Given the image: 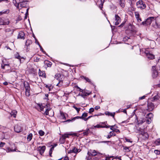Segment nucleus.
I'll list each match as a JSON object with an SVG mask.
<instances>
[{"label": "nucleus", "mask_w": 160, "mask_h": 160, "mask_svg": "<svg viewBox=\"0 0 160 160\" xmlns=\"http://www.w3.org/2000/svg\"><path fill=\"white\" fill-rule=\"evenodd\" d=\"M81 78H82L84 79L85 80H86V81L87 82H88L89 83H90L91 84H92V82L91 81V80L88 78H87L86 77H84L83 76H81Z\"/></svg>", "instance_id": "22"}, {"label": "nucleus", "mask_w": 160, "mask_h": 160, "mask_svg": "<svg viewBox=\"0 0 160 160\" xmlns=\"http://www.w3.org/2000/svg\"><path fill=\"white\" fill-rule=\"evenodd\" d=\"M14 131L17 133H19L21 132L22 130L21 127L18 125H16L14 127Z\"/></svg>", "instance_id": "10"}, {"label": "nucleus", "mask_w": 160, "mask_h": 160, "mask_svg": "<svg viewBox=\"0 0 160 160\" xmlns=\"http://www.w3.org/2000/svg\"><path fill=\"white\" fill-rule=\"evenodd\" d=\"M115 21L114 22V24L116 25H118L121 22V19L120 17L117 14L115 16Z\"/></svg>", "instance_id": "7"}, {"label": "nucleus", "mask_w": 160, "mask_h": 160, "mask_svg": "<svg viewBox=\"0 0 160 160\" xmlns=\"http://www.w3.org/2000/svg\"><path fill=\"white\" fill-rule=\"evenodd\" d=\"M10 23L9 21L6 22H4V20L1 18H0V25H8Z\"/></svg>", "instance_id": "15"}, {"label": "nucleus", "mask_w": 160, "mask_h": 160, "mask_svg": "<svg viewBox=\"0 0 160 160\" xmlns=\"http://www.w3.org/2000/svg\"><path fill=\"white\" fill-rule=\"evenodd\" d=\"M29 8H28L27 9L26 12L25 13V16L24 18V20L26 19L27 18V16L28 15V10H29Z\"/></svg>", "instance_id": "40"}, {"label": "nucleus", "mask_w": 160, "mask_h": 160, "mask_svg": "<svg viewBox=\"0 0 160 160\" xmlns=\"http://www.w3.org/2000/svg\"><path fill=\"white\" fill-rule=\"evenodd\" d=\"M125 0H118L117 3L118 4L120 5L122 8H124L125 7Z\"/></svg>", "instance_id": "12"}, {"label": "nucleus", "mask_w": 160, "mask_h": 160, "mask_svg": "<svg viewBox=\"0 0 160 160\" xmlns=\"http://www.w3.org/2000/svg\"><path fill=\"white\" fill-rule=\"evenodd\" d=\"M59 141L61 143H64L65 141L64 137H63V136L62 135L60 138Z\"/></svg>", "instance_id": "28"}, {"label": "nucleus", "mask_w": 160, "mask_h": 160, "mask_svg": "<svg viewBox=\"0 0 160 160\" xmlns=\"http://www.w3.org/2000/svg\"><path fill=\"white\" fill-rule=\"evenodd\" d=\"M73 108L76 110L78 113L79 112V111H80V108H78L75 105L73 106Z\"/></svg>", "instance_id": "48"}, {"label": "nucleus", "mask_w": 160, "mask_h": 160, "mask_svg": "<svg viewBox=\"0 0 160 160\" xmlns=\"http://www.w3.org/2000/svg\"><path fill=\"white\" fill-rule=\"evenodd\" d=\"M64 160H69L67 156H66L64 159Z\"/></svg>", "instance_id": "64"}, {"label": "nucleus", "mask_w": 160, "mask_h": 160, "mask_svg": "<svg viewBox=\"0 0 160 160\" xmlns=\"http://www.w3.org/2000/svg\"><path fill=\"white\" fill-rule=\"evenodd\" d=\"M155 144L156 145H160V139H158L156 140L155 142Z\"/></svg>", "instance_id": "42"}, {"label": "nucleus", "mask_w": 160, "mask_h": 160, "mask_svg": "<svg viewBox=\"0 0 160 160\" xmlns=\"http://www.w3.org/2000/svg\"><path fill=\"white\" fill-rule=\"evenodd\" d=\"M146 138H148L149 137L148 134L147 132H146L143 136Z\"/></svg>", "instance_id": "54"}, {"label": "nucleus", "mask_w": 160, "mask_h": 160, "mask_svg": "<svg viewBox=\"0 0 160 160\" xmlns=\"http://www.w3.org/2000/svg\"><path fill=\"white\" fill-rule=\"evenodd\" d=\"M116 136V134L113 131L110 132L109 133L108 135V136L107 138H110L112 136Z\"/></svg>", "instance_id": "20"}, {"label": "nucleus", "mask_w": 160, "mask_h": 160, "mask_svg": "<svg viewBox=\"0 0 160 160\" xmlns=\"http://www.w3.org/2000/svg\"><path fill=\"white\" fill-rule=\"evenodd\" d=\"M154 152L157 154H160V151L158 150H155L154 151Z\"/></svg>", "instance_id": "56"}, {"label": "nucleus", "mask_w": 160, "mask_h": 160, "mask_svg": "<svg viewBox=\"0 0 160 160\" xmlns=\"http://www.w3.org/2000/svg\"><path fill=\"white\" fill-rule=\"evenodd\" d=\"M153 115L152 113L151 112H150L147 115L146 118L150 119H152L153 118Z\"/></svg>", "instance_id": "25"}, {"label": "nucleus", "mask_w": 160, "mask_h": 160, "mask_svg": "<svg viewBox=\"0 0 160 160\" xmlns=\"http://www.w3.org/2000/svg\"><path fill=\"white\" fill-rule=\"evenodd\" d=\"M74 134H72V133H65L64 134L62 135L63 137H64L65 139H66V138H68L69 135H72Z\"/></svg>", "instance_id": "31"}, {"label": "nucleus", "mask_w": 160, "mask_h": 160, "mask_svg": "<svg viewBox=\"0 0 160 160\" xmlns=\"http://www.w3.org/2000/svg\"><path fill=\"white\" fill-rule=\"evenodd\" d=\"M145 53L148 58L152 59L154 58V56L153 54L150 53L148 50H146L145 51Z\"/></svg>", "instance_id": "8"}, {"label": "nucleus", "mask_w": 160, "mask_h": 160, "mask_svg": "<svg viewBox=\"0 0 160 160\" xmlns=\"http://www.w3.org/2000/svg\"><path fill=\"white\" fill-rule=\"evenodd\" d=\"M5 143L1 142L0 143V147H3L5 144Z\"/></svg>", "instance_id": "53"}, {"label": "nucleus", "mask_w": 160, "mask_h": 160, "mask_svg": "<svg viewBox=\"0 0 160 160\" xmlns=\"http://www.w3.org/2000/svg\"><path fill=\"white\" fill-rule=\"evenodd\" d=\"M7 152H14L16 151V148L13 149H11L10 147H6V149H5Z\"/></svg>", "instance_id": "17"}, {"label": "nucleus", "mask_w": 160, "mask_h": 160, "mask_svg": "<svg viewBox=\"0 0 160 160\" xmlns=\"http://www.w3.org/2000/svg\"><path fill=\"white\" fill-rule=\"evenodd\" d=\"M94 111V109L92 108H90L89 111V112L90 113H91L93 112Z\"/></svg>", "instance_id": "50"}, {"label": "nucleus", "mask_w": 160, "mask_h": 160, "mask_svg": "<svg viewBox=\"0 0 160 160\" xmlns=\"http://www.w3.org/2000/svg\"><path fill=\"white\" fill-rule=\"evenodd\" d=\"M146 132H145L142 130L140 131V134L143 136Z\"/></svg>", "instance_id": "55"}, {"label": "nucleus", "mask_w": 160, "mask_h": 160, "mask_svg": "<svg viewBox=\"0 0 160 160\" xmlns=\"http://www.w3.org/2000/svg\"><path fill=\"white\" fill-rule=\"evenodd\" d=\"M114 127V126H113V125L111 126V127H110V129L112 131H113V132H114V129H115V128H113Z\"/></svg>", "instance_id": "59"}, {"label": "nucleus", "mask_w": 160, "mask_h": 160, "mask_svg": "<svg viewBox=\"0 0 160 160\" xmlns=\"http://www.w3.org/2000/svg\"><path fill=\"white\" fill-rule=\"evenodd\" d=\"M136 5L138 8H140L141 9H144L146 7L145 3L142 0H139L136 3Z\"/></svg>", "instance_id": "3"}, {"label": "nucleus", "mask_w": 160, "mask_h": 160, "mask_svg": "<svg viewBox=\"0 0 160 160\" xmlns=\"http://www.w3.org/2000/svg\"><path fill=\"white\" fill-rule=\"evenodd\" d=\"M88 154L89 156H95L97 155V152L94 150L88 152Z\"/></svg>", "instance_id": "14"}, {"label": "nucleus", "mask_w": 160, "mask_h": 160, "mask_svg": "<svg viewBox=\"0 0 160 160\" xmlns=\"http://www.w3.org/2000/svg\"><path fill=\"white\" fill-rule=\"evenodd\" d=\"M32 43V41L31 40L28 39L26 42V45L27 46H29Z\"/></svg>", "instance_id": "30"}, {"label": "nucleus", "mask_w": 160, "mask_h": 160, "mask_svg": "<svg viewBox=\"0 0 160 160\" xmlns=\"http://www.w3.org/2000/svg\"><path fill=\"white\" fill-rule=\"evenodd\" d=\"M155 22L156 26V28H160V23H158L157 20L155 21Z\"/></svg>", "instance_id": "41"}, {"label": "nucleus", "mask_w": 160, "mask_h": 160, "mask_svg": "<svg viewBox=\"0 0 160 160\" xmlns=\"http://www.w3.org/2000/svg\"><path fill=\"white\" fill-rule=\"evenodd\" d=\"M32 137V133H30L27 136V139L28 141H30Z\"/></svg>", "instance_id": "32"}, {"label": "nucleus", "mask_w": 160, "mask_h": 160, "mask_svg": "<svg viewBox=\"0 0 160 160\" xmlns=\"http://www.w3.org/2000/svg\"><path fill=\"white\" fill-rule=\"evenodd\" d=\"M76 119H81V116H76L75 117H74L72 119V120H75Z\"/></svg>", "instance_id": "49"}, {"label": "nucleus", "mask_w": 160, "mask_h": 160, "mask_svg": "<svg viewBox=\"0 0 160 160\" xmlns=\"http://www.w3.org/2000/svg\"><path fill=\"white\" fill-rule=\"evenodd\" d=\"M50 110V108H48L46 110V111H45V114L47 115H48L49 114V111Z\"/></svg>", "instance_id": "47"}, {"label": "nucleus", "mask_w": 160, "mask_h": 160, "mask_svg": "<svg viewBox=\"0 0 160 160\" xmlns=\"http://www.w3.org/2000/svg\"><path fill=\"white\" fill-rule=\"evenodd\" d=\"M81 150V149H78L77 148H76L75 147L74 148L72 149L73 153H75L80 152Z\"/></svg>", "instance_id": "27"}, {"label": "nucleus", "mask_w": 160, "mask_h": 160, "mask_svg": "<svg viewBox=\"0 0 160 160\" xmlns=\"http://www.w3.org/2000/svg\"><path fill=\"white\" fill-rule=\"evenodd\" d=\"M152 78H156L158 75V72L156 69V67L153 66L152 68Z\"/></svg>", "instance_id": "5"}, {"label": "nucleus", "mask_w": 160, "mask_h": 160, "mask_svg": "<svg viewBox=\"0 0 160 160\" xmlns=\"http://www.w3.org/2000/svg\"><path fill=\"white\" fill-rule=\"evenodd\" d=\"M13 3L17 8H19V2L17 3L16 0H13Z\"/></svg>", "instance_id": "34"}, {"label": "nucleus", "mask_w": 160, "mask_h": 160, "mask_svg": "<svg viewBox=\"0 0 160 160\" xmlns=\"http://www.w3.org/2000/svg\"><path fill=\"white\" fill-rule=\"evenodd\" d=\"M21 1L19 2V9H21L22 8H26L28 5V1L25 0V1H22L21 0Z\"/></svg>", "instance_id": "4"}, {"label": "nucleus", "mask_w": 160, "mask_h": 160, "mask_svg": "<svg viewBox=\"0 0 160 160\" xmlns=\"http://www.w3.org/2000/svg\"><path fill=\"white\" fill-rule=\"evenodd\" d=\"M26 95L27 96H29L30 95V89H25Z\"/></svg>", "instance_id": "37"}, {"label": "nucleus", "mask_w": 160, "mask_h": 160, "mask_svg": "<svg viewBox=\"0 0 160 160\" xmlns=\"http://www.w3.org/2000/svg\"><path fill=\"white\" fill-rule=\"evenodd\" d=\"M155 19L156 18L155 17H149L147 18L145 21L142 22L141 24L145 26L149 25L152 22L155 20Z\"/></svg>", "instance_id": "1"}, {"label": "nucleus", "mask_w": 160, "mask_h": 160, "mask_svg": "<svg viewBox=\"0 0 160 160\" xmlns=\"http://www.w3.org/2000/svg\"><path fill=\"white\" fill-rule=\"evenodd\" d=\"M39 152L41 154L43 153L46 149V147L45 146H43L41 147H39Z\"/></svg>", "instance_id": "18"}, {"label": "nucleus", "mask_w": 160, "mask_h": 160, "mask_svg": "<svg viewBox=\"0 0 160 160\" xmlns=\"http://www.w3.org/2000/svg\"><path fill=\"white\" fill-rule=\"evenodd\" d=\"M39 134L40 136H43L44 135L45 133L44 131L42 130H40L39 131Z\"/></svg>", "instance_id": "45"}, {"label": "nucleus", "mask_w": 160, "mask_h": 160, "mask_svg": "<svg viewBox=\"0 0 160 160\" xmlns=\"http://www.w3.org/2000/svg\"><path fill=\"white\" fill-rule=\"evenodd\" d=\"M148 109L149 111H152L154 108V103L151 102H148Z\"/></svg>", "instance_id": "9"}, {"label": "nucleus", "mask_w": 160, "mask_h": 160, "mask_svg": "<svg viewBox=\"0 0 160 160\" xmlns=\"http://www.w3.org/2000/svg\"><path fill=\"white\" fill-rule=\"evenodd\" d=\"M17 113V112L16 111L13 110L10 113V114L11 116H13L14 118H15L16 116Z\"/></svg>", "instance_id": "19"}, {"label": "nucleus", "mask_w": 160, "mask_h": 160, "mask_svg": "<svg viewBox=\"0 0 160 160\" xmlns=\"http://www.w3.org/2000/svg\"><path fill=\"white\" fill-rule=\"evenodd\" d=\"M129 39V38L128 37L126 36L125 37L123 38V40L125 41H126V40H128Z\"/></svg>", "instance_id": "61"}, {"label": "nucleus", "mask_w": 160, "mask_h": 160, "mask_svg": "<svg viewBox=\"0 0 160 160\" xmlns=\"http://www.w3.org/2000/svg\"><path fill=\"white\" fill-rule=\"evenodd\" d=\"M113 156H108L106 157V158L107 160H110V159Z\"/></svg>", "instance_id": "57"}, {"label": "nucleus", "mask_w": 160, "mask_h": 160, "mask_svg": "<svg viewBox=\"0 0 160 160\" xmlns=\"http://www.w3.org/2000/svg\"><path fill=\"white\" fill-rule=\"evenodd\" d=\"M40 109L41 111H43L44 108H45V106L42 105H39Z\"/></svg>", "instance_id": "46"}, {"label": "nucleus", "mask_w": 160, "mask_h": 160, "mask_svg": "<svg viewBox=\"0 0 160 160\" xmlns=\"http://www.w3.org/2000/svg\"><path fill=\"white\" fill-rule=\"evenodd\" d=\"M21 20V17L20 16H19L17 18V21H20Z\"/></svg>", "instance_id": "58"}, {"label": "nucleus", "mask_w": 160, "mask_h": 160, "mask_svg": "<svg viewBox=\"0 0 160 160\" xmlns=\"http://www.w3.org/2000/svg\"><path fill=\"white\" fill-rule=\"evenodd\" d=\"M117 132V133H119L120 132V131L119 129H114V132Z\"/></svg>", "instance_id": "62"}, {"label": "nucleus", "mask_w": 160, "mask_h": 160, "mask_svg": "<svg viewBox=\"0 0 160 160\" xmlns=\"http://www.w3.org/2000/svg\"><path fill=\"white\" fill-rule=\"evenodd\" d=\"M159 96L157 94L151 99V101L152 102L156 101L159 99Z\"/></svg>", "instance_id": "24"}, {"label": "nucleus", "mask_w": 160, "mask_h": 160, "mask_svg": "<svg viewBox=\"0 0 160 160\" xmlns=\"http://www.w3.org/2000/svg\"><path fill=\"white\" fill-rule=\"evenodd\" d=\"M25 36L24 33L22 31H20L18 34V38L24 39L25 38Z\"/></svg>", "instance_id": "13"}, {"label": "nucleus", "mask_w": 160, "mask_h": 160, "mask_svg": "<svg viewBox=\"0 0 160 160\" xmlns=\"http://www.w3.org/2000/svg\"><path fill=\"white\" fill-rule=\"evenodd\" d=\"M88 128L87 129L82 133L83 136H88L89 134L88 131H89Z\"/></svg>", "instance_id": "33"}, {"label": "nucleus", "mask_w": 160, "mask_h": 160, "mask_svg": "<svg viewBox=\"0 0 160 160\" xmlns=\"http://www.w3.org/2000/svg\"><path fill=\"white\" fill-rule=\"evenodd\" d=\"M124 150H125V151L127 152H129L130 151V150L129 149V147H125L124 148Z\"/></svg>", "instance_id": "44"}, {"label": "nucleus", "mask_w": 160, "mask_h": 160, "mask_svg": "<svg viewBox=\"0 0 160 160\" xmlns=\"http://www.w3.org/2000/svg\"><path fill=\"white\" fill-rule=\"evenodd\" d=\"M88 116V113L87 112H84L83 113L82 116H81V119L84 120L85 121H87V118H86Z\"/></svg>", "instance_id": "21"}, {"label": "nucleus", "mask_w": 160, "mask_h": 160, "mask_svg": "<svg viewBox=\"0 0 160 160\" xmlns=\"http://www.w3.org/2000/svg\"><path fill=\"white\" fill-rule=\"evenodd\" d=\"M76 87L78 88V89H79V91L80 92H83V90L82 89H81V88H80L78 86H76Z\"/></svg>", "instance_id": "60"}, {"label": "nucleus", "mask_w": 160, "mask_h": 160, "mask_svg": "<svg viewBox=\"0 0 160 160\" xmlns=\"http://www.w3.org/2000/svg\"><path fill=\"white\" fill-rule=\"evenodd\" d=\"M94 128H104V127H103V126L99 125H97L94 126Z\"/></svg>", "instance_id": "51"}, {"label": "nucleus", "mask_w": 160, "mask_h": 160, "mask_svg": "<svg viewBox=\"0 0 160 160\" xmlns=\"http://www.w3.org/2000/svg\"><path fill=\"white\" fill-rule=\"evenodd\" d=\"M14 31V30L13 29H11L9 28H6L5 30L6 35L8 37L12 36V35Z\"/></svg>", "instance_id": "6"}, {"label": "nucleus", "mask_w": 160, "mask_h": 160, "mask_svg": "<svg viewBox=\"0 0 160 160\" xmlns=\"http://www.w3.org/2000/svg\"><path fill=\"white\" fill-rule=\"evenodd\" d=\"M39 72H38V74H39V76H45V74L44 72H41L40 69H39Z\"/></svg>", "instance_id": "38"}, {"label": "nucleus", "mask_w": 160, "mask_h": 160, "mask_svg": "<svg viewBox=\"0 0 160 160\" xmlns=\"http://www.w3.org/2000/svg\"><path fill=\"white\" fill-rule=\"evenodd\" d=\"M44 63L45 64L47 65V66L48 67H51V66L52 65V62L49 61L48 60L45 61H44Z\"/></svg>", "instance_id": "26"}, {"label": "nucleus", "mask_w": 160, "mask_h": 160, "mask_svg": "<svg viewBox=\"0 0 160 160\" xmlns=\"http://www.w3.org/2000/svg\"><path fill=\"white\" fill-rule=\"evenodd\" d=\"M145 97V96H143L142 97H139V99L140 100L143 99H144Z\"/></svg>", "instance_id": "63"}, {"label": "nucleus", "mask_w": 160, "mask_h": 160, "mask_svg": "<svg viewBox=\"0 0 160 160\" xmlns=\"http://www.w3.org/2000/svg\"><path fill=\"white\" fill-rule=\"evenodd\" d=\"M105 114L106 115H107L108 116H110L112 117H114L115 113H114V114H113L112 113L110 112H106L105 113Z\"/></svg>", "instance_id": "36"}, {"label": "nucleus", "mask_w": 160, "mask_h": 160, "mask_svg": "<svg viewBox=\"0 0 160 160\" xmlns=\"http://www.w3.org/2000/svg\"><path fill=\"white\" fill-rule=\"evenodd\" d=\"M55 78L58 80L59 81L58 83L57 84V86H59L61 82H62L63 79L64 78V76L61 73H57L55 76Z\"/></svg>", "instance_id": "2"}, {"label": "nucleus", "mask_w": 160, "mask_h": 160, "mask_svg": "<svg viewBox=\"0 0 160 160\" xmlns=\"http://www.w3.org/2000/svg\"><path fill=\"white\" fill-rule=\"evenodd\" d=\"M135 15L137 19L140 18V15L138 12H135Z\"/></svg>", "instance_id": "43"}, {"label": "nucleus", "mask_w": 160, "mask_h": 160, "mask_svg": "<svg viewBox=\"0 0 160 160\" xmlns=\"http://www.w3.org/2000/svg\"><path fill=\"white\" fill-rule=\"evenodd\" d=\"M61 118L63 120H66V117L65 114L62 112H60Z\"/></svg>", "instance_id": "35"}, {"label": "nucleus", "mask_w": 160, "mask_h": 160, "mask_svg": "<svg viewBox=\"0 0 160 160\" xmlns=\"http://www.w3.org/2000/svg\"><path fill=\"white\" fill-rule=\"evenodd\" d=\"M151 121L152 119H146V122L148 124H150L151 123Z\"/></svg>", "instance_id": "52"}, {"label": "nucleus", "mask_w": 160, "mask_h": 160, "mask_svg": "<svg viewBox=\"0 0 160 160\" xmlns=\"http://www.w3.org/2000/svg\"><path fill=\"white\" fill-rule=\"evenodd\" d=\"M136 120H137V122L138 124H141L146 121V119L144 118H138L137 117H136Z\"/></svg>", "instance_id": "11"}, {"label": "nucleus", "mask_w": 160, "mask_h": 160, "mask_svg": "<svg viewBox=\"0 0 160 160\" xmlns=\"http://www.w3.org/2000/svg\"><path fill=\"white\" fill-rule=\"evenodd\" d=\"M92 92H83L82 94L81 95V96L85 98V97L89 95L90 94H91Z\"/></svg>", "instance_id": "23"}, {"label": "nucleus", "mask_w": 160, "mask_h": 160, "mask_svg": "<svg viewBox=\"0 0 160 160\" xmlns=\"http://www.w3.org/2000/svg\"><path fill=\"white\" fill-rule=\"evenodd\" d=\"M24 85L25 88V89H30L29 84L28 82H24Z\"/></svg>", "instance_id": "29"}, {"label": "nucleus", "mask_w": 160, "mask_h": 160, "mask_svg": "<svg viewBox=\"0 0 160 160\" xmlns=\"http://www.w3.org/2000/svg\"><path fill=\"white\" fill-rule=\"evenodd\" d=\"M15 58H16L20 60V61H21V56L19 55V53L17 52L15 55Z\"/></svg>", "instance_id": "39"}, {"label": "nucleus", "mask_w": 160, "mask_h": 160, "mask_svg": "<svg viewBox=\"0 0 160 160\" xmlns=\"http://www.w3.org/2000/svg\"><path fill=\"white\" fill-rule=\"evenodd\" d=\"M10 10L8 9L3 10L0 12V16L4 14H8L9 13Z\"/></svg>", "instance_id": "16"}]
</instances>
